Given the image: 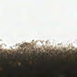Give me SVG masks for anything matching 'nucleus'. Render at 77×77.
<instances>
[{
  "label": "nucleus",
  "mask_w": 77,
  "mask_h": 77,
  "mask_svg": "<svg viewBox=\"0 0 77 77\" xmlns=\"http://www.w3.org/2000/svg\"><path fill=\"white\" fill-rule=\"evenodd\" d=\"M21 63H22V64L23 65V66H24V62H23V61Z\"/></svg>",
  "instance_id": "obj_1"
},
{
  "label": "nucleus",
  "mask_w": 77,
  "mask_h": 77,
  "mask_svg": "<svg viewBox=\"0 0 77 77\" xmlns=\"http://www.w3.org/2000/svg\"><path fill=\"white\" fill-rule=\"evenodd\" d=\"M22 46H23V45H22Z\"/></svg>",
  "instance_id": "obj_3"
},
{
  "label": "nucleus",
  "mask_w": 77,
  "mask_h": 77,
  "mask_svg": "<svg viewBox=\"0 0 77 77\" xmlns=\"http://www.w3.org/2000/svg\"><path fill=\"white\" fill-rule=\"evenodd\" d=\"M16 66L17 67H19V65H18V64H17L16 65Z\"/></svg>",
  "instance_id": "obj_2"
}]
</instances>
